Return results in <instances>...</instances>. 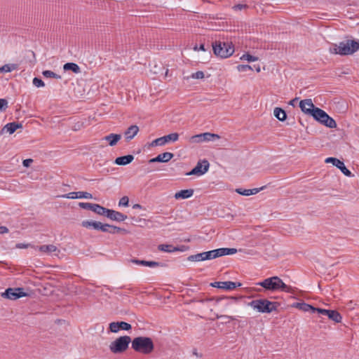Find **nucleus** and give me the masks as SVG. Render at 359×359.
<instances>
[{
  "mask_svg": "<svg viewBox=\"0 0 359 359\" xmlns=\"http://www.w3.org/2000/svg\"><path fill=\"white\" fill-rule=\"evenodd\" d=\"M237 69L238 72H245L248 70H252V68L248 65H239L237 66Z\"/></svg>",
  "mask_w": 359,
  "mask_h": 359,
  "instance_id": "79ce46f5",
  "label": "nucleus"
},
{
  "mask_svg": "<svg viewBox=\"0 0 359 359\" xmlns=\"http://www.w3.org/2000/svg\"><path fill=\"white\" fill-rule=\"evenodd\" d=\"M194 50L195 51H198V50H203V51H205V48L204 45H203V44H201L199 47H198L197 45L194 46Z\"/></svg>",
  "mask_w": 359,
  "mask_h": 359,
  "instance_id": "864d4df0",
  "label": "nucleus"
},
{
  "mask_svg": "<svg viewBox=\"0 0 359 359\" xmlns=\"http://www.w3.org/2000/svg\"><path fill=\"white\" fill-rule=\"evenodd\" d=\"M187 259L191 262H201L205 261V256L203 252H201L196 255H190L188 257Z\"/></svg>",
  "mask_w": 359,
  "mask_h": 359,
  "instance_id": "72a5a7b5",
  "label": "nucleus"
},
{
  "mask_svg": "<svg viewBox=\"0 0 359 359\" xmlns=\"http://www.w3.org/2000/svg\"><path fill=\"white\" fill-rule=\"evenodd\" d=\"M63 69L65 71L71 70L75 74H79L81 72L80 67L76 63L67 62L64 65Z\"/></svg>",
  "mask_w": 359,
  "mask_h": 359,
  "instance_id": "bb28decb",
  "label": "nucleus"
},
{
  "mask_svg": "<svg viewBox=\"0 0 359 359\" xmlns=\"http://www.w3.org/2000/svg\"><path fill=\"white\" fill-rule=\"evenodd\" d=\"M20 126V125L15 122L9 123L4 127L3 130L8 133L9 134H13Z\"/></svg>",
  "mask_w": 359,
  "mask_h": 359,
  "instance_id": "2f4dec72",
  "label": "nucleus"
},
{
  "mask_svg": "<svg viewBox=\"0 0 359 359\" xmlns=\"http://www.w3.org/2000/svg\"><path fill=\"white\" fill-rule=\"evenodd\" d=\"M139 128L136 125L130 126L125 132L124 135L127 140H132L138 133Z\"/></svg>",
  "mask_w": 359,
  "mask_h": 359,
  "instance_id": "b1692460",
  "label": "nucleus"
},
{
  "mask_svg": "<svg viewBox=\"0 0 359 359\" xmlns=\"http://www.w3.org/2000/svg\"><path fill=\"white\" fill-rule=\"evenodd\" d=\"M192 79H200L204 78V73L202 71H198L195 73H193L191 76Z\"/></svg>",
  "mask_w": 359,
  "mask_h": 359,
  "instance_id": "49530a36",
  "label": "nucleus"
},
{
  "mask_svg": "<svg viewBox=\"0 0 359 359\" xmlns=\"http://www.w3.org/2000/svg\"><path fill=\"white\" fill-rule=\"evenodd\" d=\"M121 230V229L119 227L111 226V225L107 224H102V228H101V231L109 232L111 233H115L116 232H119Z\"/></svg>",
  "mask_w": 359,
  "mask_h": 359,
  "instance_id": "7c9ffc66",
  "label": "nucleus"
},
{
  "mask_svg": "<svg viewBox=\"0 0 359 359\" xmlns=\"http://www.w3.org/2000/svg\"><path fill=\"white\" fill-rule=\"evenodd\" d=\"M214 53L222 58H227L234 53V47L231 43L215 41L212 43Z\"/></svg>",
  "mask_w": 359,
  "mask_h": 359,
  "instance_id": "39448f33",
  "label": "nucleus"
},
{
  "mask_svg": "<svg viewBox=\"0 0 359 359\" xmlns=\"http://www.w3.org/2000/svg\"><path fill=\"white\" fill-rule=\"evenodd\" d=\"M33 162V160L31 158H27L23 161L22 164L25 167H29L31 163Z\"/></svg>",
  "mask_w": 359,
  "mask_h": 359,
  "instance_id": "8fccbe9b",
  "label": "nucleus"
},
{
  "mask_svg": "<svg viewBox=\"0 0 359 359\" xmlns=\"http://www.w3.org/2000/svg\"><path fill=\"white\" fill-rule=\"evenodd\" d=\"M256 285L262 287L266 291L287 293L293 292V288L291 286L286 285L280 278L276 276L265 278L257 283Z\"/></svg>",
  "mask_w": 359,
  "mask_h": 359,
  "instance_id": "f257e3e1",
  "label": "nucleus"
},
{
  "mask_svg": "<svg viewBox=\"0 0 359 359\" xmlns=\"http://www.w3.org/2000/svg\"><path fill=\"white\" fill-rule=\"evenodd\" d=\"M241 60H246L249 62H255V61H257L258 60V57H255V56H252L250 54H243L241 57Z\"/></svg>",
  "mask_w": 359,
  "mask_h": 359,
  "instance_id": "58836bf2",
  "label": "nucleus"
},
{
  "mask_svg": "<svg viewBox=\"0 0 359 359\" xmlns=\"http://www.w3.org/2000/svg\"><path fill=\"white\" fill-rule=\"evenodd\" d=\"M245 7V5H243V4H237V5H235L233 8L236 11H241L242 10L243 8Z\"/></svg>",
  "mask_w": 359,
  "mask_h": 359,
  "instance_id": "6e6d98bb",
  "label": "nucleus"
},
{
  "mask_svg": "<svg viewBox=\"0 0 359 359\" xmlns=\"http://www.w3.org/2000/svg\"><path fill=\"white\" fill-rule=\"evenodd\" d=\"M36 251L41 252L43 255H50L57 251V248L54 245H43L40 246H33Z\"/></svg>",
  "mask_w": 359,
  "mask_h": 359,
  "instance_id": "f3484780",
  "label": "nucleus"
},
{
  "mask_svg": "<svg viewBox=\"0 0 359 359\" xmlns=\"http://www.w3.org/2000/svg\"><path fill=\"white\" fill-rule=\"evenodd\" d=\"M256 291L257 292H262V289H257Z\"/></svg>",
  "mask_w": 359,
  "mask_h": 359,
  "instance_id": "680f3d73",
  "label": "nucleus"
},
{
  "mask_svg": "<svg viewBox=\"0 0 359 359\" xmlns=\"http://www.w3.org/2000/svg\"><path fill=\"white\" fill-rule=\"evenodd\" d=\"M327 317L335 323H340L342 320L341 314L334 310H329Z\"/></svg>",
  "mask_w": 359,
  "mask_h": 359,
  "instance_id": "c756f323",
  "label": "nucleus"
},
{
  "mask_svg": "<svg viewBox=\"0 0 359 359\" xmlns=\"http://www.w3.org/2000/svg\"><path fill=\"white\" fill-rule=\"evenodd\" d=\"M315 312H318V313L322 314V315L327 316V314L329 313V310L324 309L316 308Z\"/></svg>",
  "mask_w": 359,
  "mask_h": 359,
  "instance_id": "09e8293b",
  "label": "nucleus"
},
{
  "mask_svg": "<svg viewBox=\"0 0 359 359\" xmlns=\"http://www.w3.org/2000/svg\"><path fill=\"white\" fill-rule=\"evenodd\" d=\"M359 50V40H346L339 43L332 44L330 51L340 55H352Z\"/></svg>",
  "mask_w": 359,
  "mask_h": 359,
  "instance_id": "f03ea898",
  "label": "nucleus"
},
{
  "mask_svg": "<svg viewBox=\"0 0 359 359\" xmlns=\"http://www.w3.org/2000/svg\"><path fill=\"white\" fill-rule=\"evenodd\" d=\"M141 208H142V206L140 204H135L133 206V208H134V209H140Z\"/></svg>",
  "mask_w": 359,
  "mask_h": 359,
  "instance_id": "bf43d9fd",
  "label": "nucleus"
},
{
  "mask_svg": "<svg viewBox=\"0 0 359 359\" xmlns=\"http://www.w3.org/2000/svg\"><path fill=\"white\" fill-rule=\"evenodd\" d=\"M158 249L161 251L166 252H177V251H182V249L178 248V247H175L172 245H168V244L159 245L158 246Z\"/></svg>",
  "mask_w": 359,
  "mask_h": 359,
  "instance_id": "a878e982",
  "label": "nucleus"
},
{
  "mask_svg": "<svg viewBox=\"0 0 359 359\" xmlns=\"http://www.w3.org/2000/svg\"><path fill=\"white\" fill-rule=\"evenodd\" d=\"M42 74L46 78H54L56 79H60L61 76L50 70H45L42 72Z\"/></svg>",
  "mask_w": 359,
  "mask_h": 359,
  "instance_id": "c9c22d12",
  "label": "nucleus"
},
{
  "mask_svg": "<svg viewBox=\"0 0 359 359\" xmlns=\"http://www.w3.org/2000/svg\"><path fill=\"white\" fill-rule=\"evenodd\" d=\"M132 262L136 264L154 268L160 266V263L154 261H144L139 259H133Z\"/></svg>",
  "mask_w": 359,
  "mask_h": 359,
  "instance_id": "393cba45",
  "label": "nucleus"
},
{
  "mask_svg": "<svg viewBox=\"0 0 359 359\" xmlns=\"http://www.w3.org/2000/svg\"><path fill=\"white\" fill-rule=\"evenodd\" d=\"M17 68L15 64H6L0 67V73L1 72H11Z\"/></svg>",
  "mask_w": 359,
  "mask_h": 359,
  "instance_id": "f704fd0d",
  "label": "nucleus"
},
{
  "mask_svg": "<svg viewBox=\"0 0 359 359\" xmlns=\"http://www.w3.org/2000/svg\"><path fill=\"white\" fill-rule=\"evenodd\" d=\"M102 223L100 222H95L94 229L101 231Z\"/></svg>",
  "mask_w": 359,
  "mask_h": 359,
  "instance_id": "4d7b16f0",
  "label": "nucleus"
},
{
  "mask_svg": "<svg viewBox=\"0 0 359 359\" xmlns=\"http://www.w3.org/2000/svg\"><path fill=\"white\" fill-rule=\"evenodd\" d=\"M255 69H256V71H257V72H260V66H259V65H257V67H256V66H255Z\"/></svg>",
  "mask_w": 359,
  "mask_h": 359,
  "instance_id": "052dcab7",
  "label": "nucleus"
},
{
  "mask_svg": "<svg viewBox=\"0 0 359 359\" xmlns=\"http://www.w3.org/2000/svg\"><path fill=\"white\" fill-rule=\"evenodd\" d=\"M131 342L129 336H123L117 338L109 345V349L113 353H120L124 352Z\"/></svg>",
  "mask_w": 359,
  "mask_h": 359,
  "instance_id": "0eeeda50",
  "label": "nucleus"
},
{
  "mask_svg": "<svg viewBox=\"0 0 359 359\" xmlns=\"http://www.w3.org/2000/svg\"><path fill=\"white\" fill-rule=\"evenodd\" d=\"M237 299H238L237 297H224V298L220 299V301L226 300L227 301L226 304H229L231 303L230 302L231 301H236Z\"/></svg>",
  "mask_w": 359,
  "mask_h": 359,
  "instance_id": "3c124183",
  "label": "nucleus"
},
{
  "mask_svg": "<svg viewBox=\"0 0 359 359\" xmlns=\"http://www.w3.org/2000/svg\"><path fill=\"white\" fill-rule=\"evenodd\" d=\"M29 246H31L30 244H25V243H18L16 245L17 248H20V249L27 248Z\"/></svg>",
  "mask_w": 359,
  "mask_h": 359,
  "instance_id": "603ef678",
  "label": "nucleus"
},
{
  "mask_svg": "<svg viewBox=\"0 0 359 359\" xmlns=\"http://www.w3.org/2000/svg\"><path fill=\"white\" fill-rule=\"evenodd\" d=\"M311 116H313L316 121L330 128H334L337 127L335 121L331 118L325 111L318 107L314 109Z\"/></svg>",
  "mask_w": 359,
  "mask_h": 359,
  "instance_id": "423d86ee",
  "label": "nucleus"
},
{
  "mask_svg": "<svg viewBox=\"0 0 359 359\" xmlns=\"http://www.w3.org/2000/svg\"><path fill=\"white\" fill-rule=\"evenodd\" d=\"M273 115L277 119H278L280 121H285L287 118L285 111L279 107H276L274 109Z\"/></svg>",
  "mask_w": 359,
  "mask_h": 359,
  "instance_id": "cd10ccee",
  "label": "nucleus"
},
{
  "mask_svg": "<svg viewBox=\"0 0 359 359\" xmlns=\"http://www.w3.org/2000/svg\"><path fill=\"white\" fill-rule=\"evenodd\" d=\"M78 191L76 192H70L67 194H64L62 196V198H70V199H74L78 198Z\"/></svg>",
  "mask_w": 359,
  "mask_h": 359,
  "instance_id": "a18cd8bd",
  "label": "nucleus"
},
{
  "mask_svg": "<svg viewBox=\"0 0 359 359\" xmlns=\"http://www.w3.org/2000/svg\"><path fill=\"white\" fill-rule=\"evenodd\" d=\"M8 107V102L5 99H0V111L4 110Z\"/></svg>",
  "mask_w": 359,
  "mask_h": 359,
  "instance_id": "de8ad7c7",
  "label": "nucleus"
},
{
  "mask_svg": "<svg viewBox=\"0 0 359 359\" xmlns=\"http://www.w3.org/2000/svg\"><path fill=\"white\" fill-rule=\"evenodd\" d=\"M194 190L191 189H183L176 192L174 197L176 200L187 199L191 198L194 195Z\"/></svg>",
  "mask_w": 359,
  "mask_h": 359,
  "instance_id": "aec40b11",
  "label": "nucleus"
},
{
  "mask_svg": "<svg viewBox=\"0 0 359 359\" xmlns=\"http://www.w3.org/2000/svg\"><path fill=\"white\" fill-rule=\"evenodd\" d=\"M203 253H204L205 260H210V259L219 257L217 249L210 250L208 252H203Z\"/></svg>",
  "mask_w": 359,
  "mask_h": 359,
  "instance_id": "473e14b6",
  "label": "nucleus"
},
{
  "mask_svg": "<svg viewBox=\"0 0 359 359\" xmlns=\"http://www.w3.org/2000/svg\"><path fill=\"white\" fill-rule=\"evenodd\" d=\"M326 163H332L333 165L339 168L341 172L347 177H352L351 172L346 168L343 161L334 157H328L325 160Z\"/></svg>",
  "mask_w": 359,
  "mask_h": 359,
  "instance_id": "9b49d317",
  "label": "nucleus"
},
{
  "mask_svg": "<svg viewBox=\"0 0 359 359\" xmlns=\"http://www.w3.org/2000/svg\"><path fill=\"white\" fill-rule=\"evenodd\" d=\"M121 135L119 134L111 133L103 138H102L101 141H106L108 142V144L111 147L115 146L118 142L121 140Z\"/></svg>",
  "mask_w": 359,
  "mask_h": 359,
  "instance_id": "a211bd4d",
  "label": "nucleus"
},
{
  "mask_svg": "<svg viewBox=\"0 0 359 359\" xmlns=\"http://www.w3.org/2000/svg\"><path fill=\"white\" fill-rule=\"evenodd\" d=\"M95 221L83 220L81 226L87 229H93L95 227Z\"/></svg>",
  "mask_w": 359,
  "mask_h": 359,
  "instance_id": "ea45409f",
  "label": "nucleus"
},
{
  "mask_svg": "<svg viewBox=\"0 0 359 359\" xmlns=\"http://www.w3.org/2000/svg\"><path fill=\"white\" fill-rule=\"evenodd\" d=\"M297 100H298V98H297V97H296V98H294V99H292V100H290V103H289V104H290V105H292V106H294V105H295V104L297 103Z\"/></svg>",
  "mask_w": 359,
  "mask_h": 359,
  "instance_id": "13d9d810",
  "label": "nucleus"
},
{
  "mask_svg": "<svg viewBox=\"0 0 359 359\" xmlns=\"http://www.w3.org/2000/svg\"><path fill=\"white\" fill-rule=\"evenodd\" d=\"M265 187H262L260 188H255L251 189H245L242 188H238L236 189V192L242 196H251L255 195L259 193L260 191H262Z\"/></svg>",
  "mask_w": 359,
  "mask_h": 359,
  "instance_id": "6ab92c4d",
  "label": "nucleus"
},
{
  "mask_svg": "<svg viewBox=\"0 0 359 359\" xmlns=\"http://www.w3.org/2000/svg\"><path fill=\"white\" fill-rule=\"evenodd\" d=\"M79 207L83 209L90 210L99 215H104L105 208L100 205L99 204L90 203H80Z\"/></svg>",
  "mask_w": 359,
  "mask_h": 359,
  "instance_id": "2eb2a0df",
  "label": "nucleus"
},
{
  "mask_svg": "<svg viewBox=\"0 0 359 359\" xmlns=\"http://www.w3.org/2000/svg\"><path fill=\"white\" fill-rule=\"evenodd\" d=\"M78 198L92 199L93 195L86 191H78Z\"/></svg>",
  "mask_w": 359,
  "mask_h": 359,
  "instance_id": "a19ab883",
  "label": "nucleus"
},
{
  "mask_svg": "<svg viewBox=\"0 0 359 359\" xmlns=\"http://www.w3.org/2000/svg\"><path fill=\"white\" fill-rule=\"evenodd\" d=\"M129 204V198L128 196H123L118 201V206L127 207Z\"/></svg>",
  "mask_w": 359,
  "mask_h": 359,
  "instance_id": "c03bdc74",
  "label": "nucleus"
},
{
  "mask_svg": "<svg viewBox=\"0 0 359 359\" xmlns=\"http://www.w3.org/2000/svg\"><path fill=\"white\" fill-rule=\"evenodd\" d=\"M109 329L110 332L117 333L119 330H129L131 329V325L126 322H112L109 323Z\"/></svg>",
  "mask_w": 359,
  "mask_h": 359,
  "instance_id": "dca6fc26",
  "label": "nucleus"
},
{
  "mask_svg": "<svg viewBox=\"0 0 359 359\" xmlns=\"http://www.w3.org/2000/svg\"><path fill=\"white\" fill-rule=\"evenodd\" d=\"M248 305L254 310L263 313H269L276 311L278 307V303L271 302L266 299L253 300L249 302Z\"/></svg>",
  "mask_w": 359,
  "mask_h": 359,
  "instance_id": "20e7f679",
  "label": "nucleus"
},
{
  "mask_svg": "<svg viewBox=\"0 0 359 359\" xmlns=\"http://www.w3.org/2000/svg\"><path fill=\"white\" fill-rule=\"evenodd\" d=\"M163 137L164 139H165V143H168L169 142H176L179 139V135L176 133H171Z\"/></svg>",
  "mask_w": 359,
  "mask_h": 359,
  "instance_id": "4c0bfd02",
  "label": "nucleus"
},
{
  "mask_svg": "<svg viewBox=\"0 0 359 359\" xmlns=\"http://www.w3.org/2000/svg\"><path fill=\"white\" fill-rule=\"evenodd\" d=\"M32 82L34 86H35L37 88H42L45 86L44 82L41 79L36 77L34 78Z\"/></svg>",
  "mask_w": 359,
  "mask_h": 359,
  "instance_id": "37998d69",
  "label": "nucleus"
},
{
  "mask_svg": "<svg viewBox=\"0 0 359 359\" xmlns=\"http://www.w3.org/2000/svg\"><path fill=\"white\" fill-rule=\"evenodd\" d=\"M165 144H166L165 139H164V137H159V138H157V139L153 140L150 143V146L151 147L163 146Z\"/></svg>",
  "mask_w": 359,
  "mask_h": 359,
  "instance_id": "e433bc0d",
  "label": "nucleus"
},
{
  "mask_svg": "<svg viewBox=\"0 0 359 359\" xmlns=\"http://www.w3.org/2000/svg\"><path fill=\"white\" fill-rule=\"evenodd\" d=\"M104 215H105L111 220L117 222H123L127 219V216L123 215V213L107 208H105Z\"/></svg>",
  "mask_w": 359,
  "mask_h": 359,
  "instance_id": "4468645a",
  "label": "nucleus"
},
{
  "mask_svg": "<svg viewBox=\"0 0 359 359\" xmlns=\"http://www.w3.org/2000/svg\"><path fill=\"white\" fill-rule=\"evenodd\" d=\"M134 159L133 155H126L123 156L118 157L115 159L114 163L119 165H126L130 163Z\"/></svg>",
  "mask_w": 359,
  "mask_h": 359,
  "instance_id": "5701e85b",
  "label": "nucleus"
},
{
  "mask_svg": "<svg viewBox=\"0 0 359 359\" xmlns=\"http://www.w3.org/2000/svg\"><path fill=\"white\" fill-rule=\"evenodd\" d=\"M8 233V229L4 226H0V234Z\"/></svg>",
  "mask_w": 359,
  "mask_h": 359,
  "instance_id": "5fc2aeb1",
  "label": "nucleus"
},
{
  "mask_svg": "<svg viewBox=\"0 0 359 359\" xmlns=\"http://www.w3.org/2000/svg\"><path fill=\"white\" fill-rule=\"evenodd\" d=\"M219 138L220 137L217 134L203 133L192 135L189 138V142L191 144H199L206 142H213Z\"/></svg>",
  "mask_w": 359,
  "mask_h": 359,
  "instance_id": "6e6552de",
  "label": "nucleus"
},
{
  "mask_svg": "<svg viewBox=\"0 0 359 359\" xmlns=\"http://www.w3.org/2000/svg\"><path fill=\"white\" fill-rule=\"evenodd\" d=\"M173 157V154L170 152H164L158 154L156 158L150 160V162H168Z\"/></svg>",
  "mask_w": 359,
  "mask_h": 359,
  "instance_id": "4be33fe9",
  "label": "nucleus"
},
{
  "mask_svg": "<svg viewBox=\"0 0 359 359\" xmlns=\"http://www.w3.org/2000/svg\"><path fill=\"white\" fill-rule=\"evenodd\" d=\"M210 164L208 161L203 160L201 161H198L196 165L189 172H187V175H196V176H201L206 173L209 169Z\"/></svg>",
  "mask_w": 359,
  "mask_h": 359,
  "instance_id": "1a4fd4ad",
  "label": "nucleus"
},
{
  "mask_svg": "<svg viewBox=\"0 0 359 359\" xmlns=\"http://www.w3.org/2000/svg\"><path fill=\"white\" fill-rule=\"evenodd\" d=\"M241 283L238 282H232V281H219V282H214L211 283V285L214 287H217L220 289H224L227 290H231L235 289L236 287L241 286Z\"/></svg>",
  "mask_w": 359,
  "mask_h": 359,
  "instance_id": "ddd939ff",
  "label": "nucleus"
},
{
  "mask_svg": "<svg viewBox=\"0 0 359 359\" xmlns=\"http://www.w3.org/2000/svg\"><path fill=\"white\" fill-rule=\"evenodd\" d=\"M292 306L304 312L315 313L316 310L315 307L305 302H297L293 304Z\"/></svg>",
  "mask_w": 359,
  "mask_h": 359,
  "instance_id": "412c9836",
  "label": "nucleus"
},
{
  "mask_svg": "<svg viewBox=\"0 0 359 359\" xmlns=\"http://www.w3.org/2000/svg\"><path fill=\"white\" fill-rule=\"evenodd\" d=\"M2 296L7 299L15 300L22 297H26L27 294L21 287L8 288L3 293Z\"/></svg>",
  "mask_w": 359,
  "mask_h": 359,
  "instance_id": "9d476101",
  "label": "nucleus"
},
{
  "mask_svg": "<svg viewBox=\"0 0 359 359\" xmlns=\"http://www.w3.org/2000/svg\"><path fill=\"white\" fill-rule=\"evenodd\" d=\"M132 348L137 352L147 355L154 351V345L151 338L137 337L132 341Z\"/></svg>",
  "mask_w": 359,
  "mask_h": 359,
  "instance_id": "7ed1b4c3",
  "label": "nucleus"
},
{
  "mask_svg": "<svg viewBox=\"0 0 359 359\" xmlns=\"http://www.w3.org/2000/svg\"><path fill=\"white\" fill-rule=\"evenodd\" d=\"M219 257L224 256V255H234L237 252V249L236 248H218Z\"/></svg>",
  "mask_w": 359,
  "mask_h": 359,
  "instance_id": "c85d7f7f",
  "label": "nucleus"
},
{
  "mask_svg": "<svg viewBox=\"0 0 359 359\" xmlns=\"http://www.w3.org/2000/svg\"><path fill=\"white\" fill-rule=\"evenodd\" d=\"M299 107L305 114L311 116L317 107L313 103L311 99H305L299 102Z\"/></svg>",
  "mask_w": 359,
  "mask_h": 359,
  "instance_id": "f8f14e48",
  "label": "nucleus"
}]
</instances>
